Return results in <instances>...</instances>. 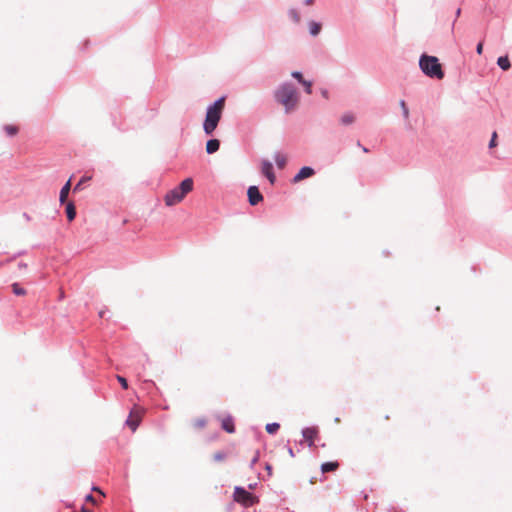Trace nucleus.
Segmentation results:
<instances>
[{
    "label": "nucleus",
    "mask_w": 512,
    "mask_h": 512,
    "mask_svg": "<svg viewBox=\"0 0 512 512\" xmlns=\"http://www.w3.org/2000/svg\"><path fill=\"white\" fill-rule=\"evenodd\" d=\"M476 51L479 55L482 54V51H483V43L480 42L478 45H477V48H476Z\"/></svg>",
    "instance_id": "obj_32"
},
{
    "label": "nucleus",
    "mask_w": 512,
    "mask_h": 512,
    "mask_svg": "<svg viewBox=\"0 0 512 512\" xmlns=\"http://www.w3.org/2000/svg\"><path fill=\"white\" fill-rule=\"evenodd\" d=\"M315 174V171L311 167H302L299 172L294 176L293 182L298 183L308 177H311Z\"/></svg>",
    "instance_id": "obj_10"
},
{
    "label": "nucleus",
    "mask_w": 512,
    "mask_h": 512,
    "mask_svg": "<svg viewBox=\"0 0 512 512\" xmlns=\"http://www.w3.org/2000/svg\"><path fill=\"white\" fill-rule=\"evenodd\" d=\"M274 159L279 169H283L286 166L287 157L284 154L276 153Z\"/></svg>",
    "instance_id": "obj_15"
},
{
    "label": "nucleus",
    "mask_w": 512,
    "mask_h": 512,
    "mask_svg": "<svg viewBox=\"0 0 512 512\" xmlns=\"http://www.w3.org/2000/svg\"><path fill=\"white\" fill-rule=\"evenodd\" d=\"M289 15H290V17L292 18V20L295 23H299L300 22L301 17H300L299 12L296 9H291L289 11Z\"/></svg>",
    "instance_id": "obj_25"
},
{
    "label": "nucleus",
    "mask_w": 512,
    "mask_h": 512,
    "mask_svg": "<svg viewBox=\"0 0 512 512\" xmlns=\"http://www.w3.org/2000/svg\"><path fill=\"white\" fill-rule=\"evenodd\" d=\"M309 30H310V34L311 35L316 36V35H318L320 33L321 24L312 21V22L309 23Z\"/></svg>",
    "instance_id": "obj_19"
},
{
    "label": "nucleus",
    "mask_w": 512,
    "mask_h": 512,
    "mask_svg": "<svg viewBox=\"0 0 512 512\" xmlns=\"http://www.w3.org/2000/svg\"><path fill=\"white\" fill-rule=\"evenodd\" d=\"M219 147H220L219 140L211 139L206 144V151L208 154H212V153H215L216 151H218Z\"/></svg>",
    "instance_id": "obj_13"
},
{
    "label": "nucleus",
    "mask_w": 512,
    "mask_h": 512,
    "mask_svg": "<svg viewBox=\"0 0 512 512\" xmlns=\"http://www.w3.org/2000/svg\"><path fill=\"white\" fill-rule=\"evenodd\" d=\"M206 424H207V420L206 418L204 417H201V418H197L195 419L193 422H192V426L194 429L196 430H201V429H204L206 427Z\"/></svg>",
    "instance_id": "obj_17"
},
{
    "label": "nucleus",
    "mask_w": 512,
    "mask_h": 512,
    "mask_svg": "<svg viewBox=\"0 0 512 512\" xmlns=\"http://www.w3.org/2000/svg\"><path fill=\"white\" fill-rule=\"evenodd\" d=\"M400 107H401V109L403 111L404 118L408 119L409 118V109H408V107H407V105H406L404 100L400 101Z\"/></svg>",
    "instance_id": "obj_26"
},
{
    "label": "nucleus",
    "mask_w": 512,
    "mask_h": 512,
    "mask_svg": "<svg viewBox=\"0 0 512 512\" xmlns=\"http://www.w3.org/2000/svg\"><path fill=\"white\" fill-rule=\"evenodd\" d=\"M92 179L91 176H83L80 181L76 184L74 187V191H78L82 188V185H84L85 182L90 181Z\"/></svg>",
    "instance_id": "obj_24"
},
{
    "label": "nucleus",
    "mask_w": 512,
    "mask_h": 512,
    "mask_svg": "<svg viewBox=\"0 0 512 512\" xmlns=\"http://www.w3.org/2000/svg\"><path fill=\"white\" fill-rule=\"evenodd\" d=\"M145 414V410L141 407H134L126 420V424L131 428L133 432L136 431L139 424L142 421V418Z\"/></svg>",
    "instance_id": "obj_6"
},
{
    "label": "nucleus",
    "mask_w": 512,
    "mask_h": 512,
    "mask_svg": "<svg viewBox=\"0 0 512 512\" xmlns=\"http://www.w3.org/2000/svg\"><path fill=\"white\" fill-rule=\"evenodd\" d=\"M460 14H461V9H460V8H458V9H457V11H456V16H457V17H459V16H460Z\"/></svg>",
    "instance_id": "obj_35"
},
{
    "label": "nucleus",
    "mask_w": 512,
    "mask_h": 512,
    "mask_svg": "<svg viewBox=\"0 0 512 512\" xmlns=\"http://www.w3.org/2000/svg\"><path fill=\"white\" fill-rule=\"evenodd\" d=\"M117 380L124 389H128V382H127L126 378L118 375Z\"/></svg>",
    "instance_id": "obj_29"
},
{
    "label": "nucleus",
    "mask_w": 512,
    "mask_h": 512,
    "mask_svg": "<svg viewBox=\"0 0 512 512\" xmlns=\"http://www.w3.org/2000/svg\"><path fill=\"white\" fill-rule=\"evenodd\" d=\"M261 172L262 174L267 177V179L269 180V182L271 184H274L275 183V180H276V176L273 172V166H272V163L268 160H262L261 162Z\"/></svg>",
    "instance_id": "obj_7"
},
{
    "label": "nucleus",
    "mask_w": 512,
    "mask_h": 512,
    "mask_svg": "<svg viewBox=\"0 0 512 512\" xmlns=\"http://www.w3.org/2000/svg\"><path fill=\"white\" fill-rule=\"evenodd\" d=\"M81 512H92V511H91V510H89V509H86V508H82V509H81Z\"/></svg>",
    "instance_id": "obj_37"
},
{
    "label": "nucleus",
    "mask_w": 512,
    "mask_h": 512,
    "mask_svg": "<svg viewBox=\"0 0 512 512\" xmlns=\"http://www.w3.org/2000/svg\"><path fill=\"white\" fill-rule=\"evenodd\" d=\"M193 190V179H184L177 187L169 190L164 196L166 206L172 207L183 201L188 193Z\"/></svg>",
    "instance_id": "obj_3"
},
{
    "label": "nucleus",
    "mask_w": 512,
    "mask_h": 512,
    "mask_svg": "<svg viewBox=\"0 0 512 512\" xmlns=\"http://www.w3.org/2000/svg\"><path fill=\"white\" fill-rule=\"evenodd\" d=\"M221 427L223 430H225L227 433H234L235 427H234V421L231 416H225L221 419Z\"/></svg>",
    "instance_id": "obj_11"
},
{
    "label": "nucleus",
    "mask_w": 512,
    "mask_h": 512,
    "mask_svg": "<svg viewBox=\"0 0 512 512\" xmlns=\"http://www.w3.org/2000/svg\"><path fill=\"white\" fill-rule=\"evenodd\" d=\"M66 214L69 221H73L76 217V209L72 202H69L66 206Z\"/></svg>",
    "instance_id": "obj_16"
},
{
    "label": "nucleus",
    "mask_w": 512,
    "mask_h": 512,
    "mask_svg": "<svg viewBox=\"0 0 512 512\" xmlns=\"http://www.w3.org/2000/svg\"><path fill=\"white\" fill-rule=\"evenodd\" d=\"M302 434L308 445L312 447L315 439L318 437L319 430L317 427H308L302 431Z\"/></svg>",
    "instance_id": "obj_9"
},
{
    "label": "nucleus",
    "mask_w": 512,
    "mask_h": 512,
    "mask_svg": "<svg viewBox=\"0 0 512 512\" xmlns=\"http://www.w3.org/2000/svg\"><path fill=\"white\" fill-rule=\"evenodd\" d=\"M363 152L367 153L368 149L366 147H362Z\"/></svg>",
    "instance_id": "obj_38"
},
{
    "label": "nucleus",
    "mask_w": 512,
    "mask_h": 512,
    "mask_svg": "<svg viewBox=\"0 0 512 512\" xmlns=\"http://www.w3.org/2000/svg\"><path fill=\"white\" fill-rule=\"evenodd\" d=\"M234 501L243 505L244 507H251L257 503H259V499L257 496L252 493L246 491L242 487H235L233 493Z\"/></svg>",
    "instance_id": "obj_5"
},
{
    "label": "nucleus",
    "mask_w": 512,
    "mask_h": 512,
    "mask_svg": "<svg viewBox=\"0 0 512 512\" xmlns=\"http://www.w3.org/2000/svg\"><path fill=\"white\" fill-rule=\"evenodd\" d=\"M225 458H226V455H225V453H223V452H216V453L213 455V459H214L215 461H223Z\"/></svg>",
    "instance_id": "obj_28"
},
{
    "label": "nucleus",
    "mask_w": 512,
    "mask_h": 512,
    "mask_svg": "<svg viewBox=\"0 0 512 512\" xmlns=\"http://www.w3.org/2000/svg\"><path fill=\"white\" fill-rule=\"evenodd\" d=\"M266 468H267V471L271 470V467L269 465Z\"/></svg>",
    "instance_id": "obj_40"
},
{
    "label": "nucleus",
    "mask_w": 512,
    "mask_h": 512,
    "mask_svg": "<svg viewBox=\"0 0 512 512\" xmlns=\"http://www.w3.org/2000/svg\"><path fill=\"white\" fill-rule=\"evenodd\" d=\"M86 501L91 502L93 504L96 503V501H95V499H94V497L92 495H87L86 496Z\"/></svg>",
    "instance_id": "obj_33"
},
{
    "label": "nucleus",
    "mask_w": 512,
    "mask_h": 512,
    "mask_svg": "<svg viewBox=\"0 0 512 512\" xmlns=\"http://www.w3.org/2000/svg\"><path fill=\"white\" fill-rule=\"evenodd\" d=\"M12 290H13V293L17 296L26 295V290L24 288L20 287V285L18 283L12 284Z\"/></svg>",
    "instance_id": "obj_20"
},
{
    "label": "nucleus",
    "mask_w": 512,
    "mask_h": 512,
    "mask_svg": "<svg viewBox=\"0 0 512 512\" xmlns=\"http://www.w3.org/2000/svg\"><path fill=\"white\" fill-rule=\"evenodd\" d=\"M339 468V463L337 461L325 462L321 465L322 473L334 472Z\"/></svg>",
    "instance_id": "obj_12"
},
{
    "label": "nucleus",
    "mask_w": 512,
    "mask_h": 512,
    "mask_svg": "<svg viewBox=\"0 0 512 512\" xmlns=\"http://www.w3.org/2000/svg\"><path fill=\"white\" fill-rule=\"evenodd\" d=\"M313 3H314V0H305L306 5L310 6V5H313Z\"/></svg>",
    "instance_id": "obj_34"
},
{
    "label": "nucleus",
    "mask_w": 512,
    "mask_h": 512,
    "mask_svg": "<svg viewBox=\"0 0 512 512\" xmlns=\"http://www.w3.org/2000/svg\"><path fill=\"white\" fill-rule=\"evenodd\" d=\"M497 64L503 70H508L511 67L510 61L507 56H501L497 60Z\"/></svg>",
    "instance_id": "obj_18"
},
{
    "label": "nucleus",
    "mask_w": 512,
    "mask_h": 512,
    "mask_svg": "<svg viewBox=\"0 0 512 512\" xmlns=\"http://www.w3.org/2000/svg\"><path fill=\"white\" fill-rule=\"evenodd\" d=\"M302 85L305 86V90L308 94H311L312 93V83L309 82V81H303Z\"/></svg>",
    "instance_id": "obj_31"
},
{
    "label": "nucleus",
    "mask_w": 512,
    "mask_h": 512,
    "mask_svg": "<svg viewBox=\"0 0 512 512\" xmlns=\"http://www.w3.org/2000/svg\"><path fill=\"white\" fill-rule=\"evenodd\" d=\"M93 490L101 492L98 488L93 487Z\"/></svg>",
    "instance_id": "obj_39"
},
{
    "label": "nucleus",
    "mask_w": 512,
    "mask_h": 512,
    "mask_svg": "<svg viewBox=\"0 0 512 512\" xmlns=\"http://www.w3.org/2000/svg\"><path fill=\"white\" fill-rule=\"evenodd\" d=\"M354 120H355V117L353 114H345L341 118V122L345 125H349V124L353 123Z\"/></svg>",
    "instance_id": "obj_23"
},
{
    "label": "nucleus",
    "mask_w": 512,
    "mask_h": 512,
    "mask_svg": "<svg viewBox=\"0 0 512 512\" xmlns=\"http://www.w3.org/2000/svg\"><path fill=\"white\" fill-rule=\"evenodd\" d=\"M419 66L424 74L431 78L443 79L444 72L439 60L435 56L422 55L419 60Z\"/></svg>",
    "instance_id": "obj_4"
},
{
    "label": "nucleus",
    "mask_w": 512,
    "mask_h": 512,
    "mask_svg": "<svg viewBox=\"0 0 512 512\" xmlns=\"http://www.w3.org/2000/svg\"><path fill=\"white\" fill-rule=\"evenodd\" d=\"M4 130L7 133V135L15 136L18 133L19 128L17 126H15V125H6L4 127Z\"/></svg>",
    "instance_id": "obj_21"
},
{
    "label": "nucleus",
    "mask_w": 512,
    "mask_h": 512,
    "mask_svg": "<svg viewBox=\"0 0 512 512\" xmlns=\"http://www.w3.org/2000/svg\"><path fill=\"white\" fill-rule=\"evenodd\" d=\"M225 106V98L222 97L209 106L206 113V118L203 124V129L207 135H211L217 128L221 119Z\"/></svg>",
    "instance_id": "obj_2"
},
{
    "label": "nucleus",
    "mask_w": 512,
    "mask_h": 512,
    "mask_svg": "<svg viewBox=\"0 0 512 512\" xmlns=\"http://www.w3.org/2000/svg\"><path fill=\"white\" fill-rule=\"evenodd\" d=\"M497 146V133L496 132H493L492 133V137H491V140H490V143H489V147L490 148H494Z\"/></svg>",
    "instance_id": "obj_27"
},
{
    "label": "nucleus",
    "mask_w": 512,
    "mask_h": 512,
    "mask_svg": "<svg viewBox=\"0 0 512 512\" xmlns=\"http://www.w3.org/2000/svg\"><path fill=\"white\" fill-rule=\"evenodd\" d=\"M70 189H71V179H69L65 185L62 187L61 191H60V196H59V200L61 203H64L68 197V194L70 192Z\"/></svg>",
    "instance_id": "obj_14"
},
{
    "label": "nucleus",
    "mask_w": 512,
    "mask_h": 512,
    "mask_svg": "<svg viewBox=\"0 0 512 512\" xmlns=\"http://www.w3.org/2000/svg\"><path fill=\"white\" fill-rule=\"evenodd\" d=\"M322 95H323L325 98H327V97H328V93H327V91H325V90H324V91H322Z\"/></svg>",
    "instance_id": "obj_36"
},
{
    "label": "nucleus",
    "mask_w": 512,
    "mask_h": 512,
    "mask_svg": "<svg viewBox=\"0 0 512 512\" xmlns=\"http://www.w3.org/2000/svg\"><path fill=\"white\" fill-rule=\"evenodd\" d=\"M279 428H280V425L278 423H270V424L266 425V431L269 434L276 433L279 430Z\"/></svg>",
    "instance_id": "obj_22"
},
{
    "label": "nucleus",
    "mask_w": 512,
    "mask_h": 512,
    "mask_svg": "<svg viewBox=\"0 0 512 512\" xmlns=\"http://www.w3.org/2000/svg\"><path fill=\"white\" fill-rule=\"evenodd\" d=\"M292 77H294L295 79H297L301 84L303 83V81H305V79L303 78L302 74L300 72H292Z\"/></svg>",
    "instance_id": "obj_30"
},
{
    "label": "nucleus",
    "mask_w": 512,
    "mask_h": 512,
    "mask_svg": "<svg viewBox=\"0 0 512 512\" xmlns=\"http://www.w3.org/2000/svg\"><path fill=\"white\" fill-rule=\"evenodd\" d=\"M247 194H248L249 203L252 206L257 205L258 203H260L263 200V196L260 193L258 187H256V186H250L248 188Z\"/></svg>",
    "instance_id": "obj_8"
},
{
    "label": "nucleus",
    "mask_w": 512,
    "mask_h": 512,
    "mask_svg": "<svg viewBox=\"0 0 512 512\" xmlns=\"http://www.w3.org/2000/svg\"><path fill=\"white\" fill-rule=\"evenodd\" d=\"M276 101L281 104L286 113L294 111L299 104L297 89L290 83L281 84L274 92Z\"/></svg>",
    "instance_id": "obj_1"
}]
</instances>
